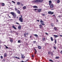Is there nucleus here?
<instances>
[{"label":"nucleus","mask_w":62,"mask_h":62,"mask_svg":"<svg viewBox=\"0 0 62 62\" xmlns=\"http://www.w3.org/2000/svg\"><path fill=\"white\" fill-rule=\"evenodd\" d=\"M61 54H62V50L61 51Z\"/></svg>","instance_id":"nucleus-56"},{"label":"nucleus","mask_w":62,"mask_h":62,"mask_svg":"<svg viewBox=\"0 0 62 62\" xmlns=\"http://www.w3.org/2000/svg\"><path fill=\"white\" fill-rule=\"evenodd\" d=\"M45 33L46 35H48V34L47 33Z\"/></svg>","instance_id":"nucleus-48"},{"label":"nucleus","mask_w":62,"mask_h":62,"mask_svg":"<svg viewBox=\"0 0 62 62\" xmlns=\"http://www.w3.org/2000/svg\"><path fill=\"white\" fill-rule=\"evenodd\" d=\"M35 3H37L38 2H39V0H36L34 1Z\"/></svg>","instance_id":"nucleus-8"},{"label":"nucleus","mask_w":62,"mask_h":62,"mask_svg":"<svg viewBox=\"0 0 62 62\" xmlns=\"http://www.w3.org/2000/svg\"><path fill=\"white\" fill-rule=\"evenodd\" d=\"M49 5H50L51 3H52V1L50 0L49 1Z\"/></svg>","instance_id":"nucleus-17"},{"label":"nucleus","mask_w":62,"mask_h":62,"mask_svg":"<svg viewBox=\"0 0 62 62\" xmlns=\"http://www.w3.org/2000/svg\"><path fill=\"white\" fill-rule=\"evenodd\" d=\"M15 57V58H17V59H20V58L19 57Z\"/></svg>","instance_id":"nucleus-26"},{"label":"nucleus","mask_w":62,"mask_h":62,"mask_svg":"<svg viewBox=\"0 0 62 62\" xmlns=\"http://www.w3.org/2000/svg\"><path fill=\"white\" fill-rule=\"evenodd\" d=\"M23 9H25L26 8V6H24V7H23Z\"/></svg>","instance_id":"nucleus-22"},{"label":"nucleus","mask_w":62,"mask_h":62,"mask_svg":"<svg viewBox=\"0 0 62 62\" xmlns=\"http://www.w3.org/2000/svg\"><path fill=\"white\" fill-rule=\"evenodd\" d=\"M43 1V0H39V2H42V1Z\"/></svg>","instance_id":"nucleus-27"},{"label":"nucleus","mask_w":62,"mask_h":62,"mask_svg":"<svg viewBox=\"0 0 62 62\" xmlns=\"http://www.w3.org/2000/svg\"><path fill=\"white\" fill-rule=\"evenodd\" d=\"M54 8H53L51 9V10H54Z\"/></svg>","instance_id":"nucleus-61"},{"label":"nucleus","mask_w":62,"mask_h":62,"mask_svg":"<svg viewBox=\"0 0 62 62\" xmlns=\"http://www.w3.org/2000/svg\"><path fill=\"white\" fill-rule=\"evenodd\" d=\"M41 9H38V12H41Z\"/></svg>","instance_id":"nucleus-16"},{"label":"nucleus","mask_w":62,"mask_h":62,"mask_svg":"<svg viewBox=\"0 0 62 62\" xmlns=\"http://www.w3.org/2000/svg\"><path fill=\"white\" fill-rule=\"evenodd\" d=\"M59 57H56L55 58V59H59Z\"/></svg>","instance_id":"nucleus-23"},{"label":"nucleus","mask_w":62,"mask_h":62,"mask_svg":"<svg viewBox=\"0 0 62 62\" xmlns=\"http://www.w3.org/2000/svg\"><path fill=\"white\" fill-rule=\"evenodd\" d=\"M36 41H33V44H35V43H36Z\"/></svg>","instance_id":"nucleus-36"},{"label":"nucleus","mask_w":62,"mask_h":62,"mask_svg":"<svg viewBox=\"0 0 62 62\" xmlns=\"http://www.w3.org/2000/svg\"><path fill=\"white\" fill-rule=\"evenodd\" d=\"M34 10H37V9H34Z\"/></svg>","instance_id":"nucleus-54"},{"label":"nucleus","mask_w":62,"mask_h":62,"mask_svg":"<svg viewBox=\"0 0 62 62\" xmlns=\"http://www.w3.org/2000/svg\"><path fill=\"white\" fill-rule=\"evenodd\" d=\"M51 53L50 52H48V54H50Z\"/></svg>","instance_id":"nucleus-53"},{"label":"nucleus","mask_w":62,"mask_h":62,"mask_svg":"<svg viewBox=\"0 0 62 62\" xmlns=\"http://www.w3.org/2000/svg\"><path fill=\"white\" fill-rule=\"evenodd\" d=\"M9 18H11V17L10 16H9Z\"/></svg>","instance_id":"nucleus-60"},{"label":"nucleus","mask_w":62,"mask_h":62,"mask_svg":"<svg viewBox=\"0 0 62 62\" xmlns=\"http://www.w3.org/2000/svg\"><path fill=\"white\" fill-rule=\"evenodd\" d=\"M42 16H45V14H42Z\"/></svg>","instance_id":"nucleus-50"},{"label":"nucleus","mask_w":62,"mask_h":62,"mask_svg":"<svg viewBox=\"0 0 62 62\" xmlns=\"http://www.w3.org/2000/svg\"><path fill=\"white\" fill-rule=\"evenodd\" d=\"M0 57H1V59L3 58V56H1Z\"/></svg>","instance_id":"nucleus-47"},{"label":"nucleus","mask_w":62,"mask_h":62,"mask_svg":"<svg viewBox=\"0 0 62 62\" xmlns=\"http://www.w3.org/2000/svg\"><path fill=\"white\" fill-rule=\"evenodd\" d=\"M49 61H51V62H54V61H52V59H50L49 60Z\"/></svg>","instance_id":"nucleus-30"},{"label":"nucleus","mask_w":62,"mask_h":62,"mask_svg":"<svg viewBox=\"0 0 62 62\" xmlns=\"http://www.w3.org/2000/svg\"><path fill=\"white\" fill-rule=\"evenodd\" d=\"M30 38H32V36H30Z\"/></svg>","instance_id":"nucleus-58"},{"label":"nucleus","mask_w":62,"mask_h":62,"mask_svg":"<svg viewBox=\"0 0 62 62\" xmlns=\"http://www.w3.org/2000/svg\"><path fill=\"white\" fill-rule=\"evenodd\" d=\"M5 47L6 49H8V47L7 46H6Z\"/></svg>","instance_id":"nucleus-42"},{"label":"nucleus","mask_w":62,"mask_h":62,"mask_svg":"<svg viewBox=\"0 0 62 62\" xmlns=\"http://www.w3.org/2000/svg\"><path fill=\"white\" fill-rule=\"evenodd\" d=\"M54 18H56V16H54Z\"/></svg>","instance_id":"nucleus-62"},{"label":"nucleus","mask_w":62,"mask_h":62,"mask_svg":"<svg viewBox=\"0 0 62 62\" xmlns=\"http://www.w3.org/2000/svg\"><path fill=\"white\" fill-rule=\"evenodd\" d=\"M21 57L22 58H25V56H22Z\"/></svg>","instance_id":"nucleus-31"},{"label":"nucleus","mask_w":62,"mask_h":62,"mask_svg":"<svg viewBox=\"0 0 62 62\" xmlns=\"http://www.w3.org/2000/svg\"><path fill=\"white\" fill-rule=\"evenodd\" d=\"M34 50H35V51L36 52V53H37V50H36V49L34 48Z\"/></svg>","instance_id":"nucleus-43"},{"label":"nucleus","mask_w":62,"mask_h":62,"mask_svg":"<svg viewBox=\"0 0 62 62\" xmlns=\"http://www.w3.org/2000/svg\"><path fill=\"white\" fill-rule=\"evenodd\" d=\"M2 6H4V5H5V4L4 3H2Z\"/></svg>","instance_id":"nucleus-35"},{"label":"nucleus","mask_w":62,"mask_h":62,"mask_svg":"<svg viewBox=\"0 0 62 62\" xmlns=\"http://www.w3.org/2000/svg\"><path fill=\"white\" fill-rule=\"evenodd\" d=\"M51 55L52 56V55H53V53L52 52H51Z\"/></svg>","instance_id":"nucleus-37"},{"label":"nucleus","mask_w":62,"mask_h":62,"mask_svg":"<svg viewBox=\"0 0 62 62\" xmlns=\"http://www.w3.org/2000/svg\"><path fill=\"white\" fill-rule=\"evenodd\" d=\"M12 2L14 4H15V2L13 1H12Z\"/></svg>","instance_id":"nucleus-45"},{"label":"nucleus","mask_w":62,"mask_h":62,"mask_svg":"<svg viewBox=\"0 0 62 62\" xmlns=\"http://www.w3.org/2000/svg\"><path fill=\"white\" fill-rule=\"evenodd\" d=\"M20 4H21V3H20V2H17V5H20Z\"/></svg>","instance_id":"nucleus-25"},{"label":"nucleus","mask_w":62,"mask_h":62,"mask_svg":"<svg viewBox=\"0 0 62 62\" xmlns=\"http://www.w3.org/2000/svg\"><path fill=\"white\" fill-rule=\"evenodd\" d=\"M40 22L41 23H44V22L42 21V20H40Z\"/></svg>","instance_id":"nucleus-20"},{"label":"nucleus","mask_w":62,"mask_h":62,"mask_svg":"<svg viewBox=\"0 0 62 62\" xmlns=\"http://www.w3.org/2000/svg\"><path fill=\"white\" fill-rule=\"evenodd\" d=\"M54 48L55 49V50H56V47H55L54 46Z\"/></svg>","instance_id":"nucleus-38"},{"label":"nucleus","mask_w":62,"mask_h":62,"mask_svg":"<svg viewBox=\"0 0 62 62\" xmlns=\"http://www.w3.org/2000/svg\"><path fill=\"white\" fill-rule=\"evenodd\" d=\"M40 24H42L43 25H45V24L43 23H40Z\"/></svg>","instance_id":"nucleus-33"},{"label":"nucleus","mask_w":62,"mask_h":62,"mask_svg":"<svg viewBox=\"0 0 62 62\" xmlns=\"http://www.w3.org/2000/svg\"><path fill=\"white\" fill-rule=\"evenodd\" d=\"M21 56H24V55L21 54Z\"/></svg>","instance_id":"nucleus-51"},{"label":"nucleus","mask_w":62,"mask_h":62,"mask_svg":"<svg viewBox=\"0 0 62 62\" xmlns=\"http://www.w3.org/2000/svg\"><path fill=\"white\" fill-rule=\"evenodd\" d=\"M42 25L40 24L39 25V28H41L42 27Z\"/></svg>","instance_id":"nucleus-29"},{"label":"nucleus","mask_w":62,"mask_h":62,"mask_svg":"<svg viewBox=\"0 0 62 62\" xmlns=\"http://www.w3.org/2000/svg\"><path fill=\"white\" fill-rule=\"evenodd\" d=\"M54 37L55 38H56L57 37H58V36L55 35H54Z\"/></svg>","instance_id":"nucleus-12"},{"label":"nucleus","mask_w":62,"mask_h":62,"mask_svg":"<svg viewBox=\"0 0 62 62\" xmlns=\"http://www.w3.org/2000/svg\"><path fill=\"white\" fill-rule=\"evenodd\" d=\"M22 62H24V61H21Z\"/></svg>","instance_id":"nucleus-64"},{"label":"nucleus","mask_w":62,"mask_h":62,"mask_svg":"<svg viewBox=\"0 0 62 62\" xmlns=\"http://www.w3.org/2000/svg\"><path fill=\"white\" fill-rule=\"evenodd\" d=\"M13 20V19H9V20H11H11Z\"/></svg>","instance_id":"nucleus-63"},{"label":"nucleus","mask_w":62,"mask_h":62,"mask_svg":"<svg viewBox=\"0 0 62 62\" xmlns=\"http://www.w3.org/2000/svg\"><path fill=\"white\" fill-rule=\"evenodd\" d=\"M21 26L19 25V26L18 27V29H19V30H21Z\"/></svg>","instance_id":"nucleus-9"},{"label":"nucleus","mask_w":62,"mask_h":62,"mask_svg":"<svg viewBox=\"0 0 62 62\" xmlns=\"http://www.w3.org/2000/svg\"><path fill=\"white\" fill-rule=\"evenodd\" d=\"M16 12L18 13V14H21V11H19V10H18L16 11Z\"/></svg>","instance_id":"nucleus-5"},{"label":"nucleus","mask_w":62,"mask_h":62,"mask_svg":"<svg viewBox=\"0 0 62 62\" xmlns=\"http://www.w3.org/2000/svg\"><path fill=\"white\" fill-rule=\"evenodd\" d=\"M33 8H37L38 7L36 6H33Z\"/></svg>","instance_id":"nucleus-24"},{"label":"nucleus","mask_w":62,"mask_h":62,"mask_svg":"<svg viewBox=\"0 0 62 62\" xmlns=\"http://www.w3.org/2000/svg\"><path fill=\"white\" fill-rule=\"evenodd\" d=\"M18 43H21V40H19L18 41Z\"/></svg>","instance_id":"nucleus-32"},{"label":"nucleus","mask_w":62,"mask_h":62,"mask_svg":"<svg viewBox=\"0 0 62 62\" xmlns=\"http://www.w3.org/2000/svg\"><path fill=\"white\" fill-rule=\"evenodd\" d=\"M45 37H43L42 38V41H45Z\"/></svg>","instance_id":"nucleus-7"},{"label":"nucleus","mask_w":62,"mask_h":62,"mask_svg":"<svg viewBox=\"0 0 62 62\" xmlns=\"http://www.w3.org/2000/svg\"><path fill=\"white\" fill-rule=\"evenodd\" d=\"M20 4H21V6H23V4H22V3H20Z\"/></svg>","instance_id":"nucleus-34"},{"label":"nucleus","mask_w":62,"mask_h":62,"mask_svg":"<svg viewBox=\"0 0 62 62\" xmlns=\"http://www.w3.org/2000/svg\"><path fill=\"white\" fill-rule=\"evenodd\" d=\"M51 27H54L55 25H54V24L53 23H51Z\"/></svg>","instance_id":"nucleus-6"},{"label":"nucleus","mask_w":62,"mask_h":62,"mask_svg":"<svg viewBox=\"0 0 62 62\" xmlns=\"http://www.w3.org/2000/svg\"><path fill=\"white\" fill-rule=\"evenodd\" d=\"M31 56L32 57H34V56L33 55H32Z\"/></svg>","instance_id":"nucleus-52"},{"label":"nucleus","mask_w":62,"mask_h":62,"mask_svg":"<svg viewBox=\"0 0 62 62\" xmlns=\"http://www.w3.org/2000/svg\"><path fill=\"white\" fill-rule=\"evenodd\" d=\"M26 35H28V33H26Z\"/></svg>","instance_id":"nucleus-57"},{"label":"nucleus","mask_w":62,"mask_h":62,"mask_svg":"<svg viewBox=\"0 0 62 62\" xmlns=\"http://www.w3.org/2000/svg\"><path fill=\"white\" fill-rule=\"evenodd\" d=\"M58 17H59V18H60V19H61V17H60V16H58Z\"/></svg>","instance_id":"nucleus-44"},{"label":"nucleus","mask_w":62,"mask_h":62,"mask_svg":"<svg viewBox=\"0 0 62 62\" xmlns=\"http://www.w3.org/2000/svg\"><path fill=\"white\" fill-rule=\"evenodd\" d=\"M7 53H5L4 54V57H7Z\"/></svg>","instance_id":"nucleus-10"},{"label":"nucleus","mask_w":62,"mask_h":62,"mask_svg":"<svg viewBox=\"0 0 62 62\" xmlns=\"http://www.w3.org/2000/svg\"><path fill=\"white\" fill-rule=\"evenodd\" d=\"M24 35L25 37H26V33L24 34Z\"/></svg>","instance_id":"nucleus-41"},{"label":"nucleus","mask_w":62,"mask_h":62,"mask_svg":"<svg viewBox=\"0 0 62 62\" xmlns=\"http://www.w3.org/2000/svg\"><path fill=\"white\" fill-rule=\"evenodd\" d=\"M54 42L55 43H56V39L55 40Z\"/></svg>","instance_id":"nucleus-40"},{"label":"nucleus","mask_w":62,"mask_h":62,"mask_svg":"<svg viewBox=\"0 0 62 62\" xmlns=\"http://www.w3.org/2000/svg\"><path fill=\"white\" fill-rule=\"evenodd\" d=\"M10 13L13 15L14 18H16V13H14V12H11Z\"/></svg>","instance_id":"nucleus-1"},{"label":"nucleus","mask_w":62,"mask_h":62,"mask_svg":"<svg viewBox=\"0 0 62 62\" xmlns=\"http://www.w3.org/2000/svg\"><path fill=\"white\" fill-rule=\"evenodd\" d=\"M19 21H20L21 22H23V19L21 18V17H19Z\"/></svg>","instance_id":"nucleus-4"},{"label":"nucleus","mask_w":62,"mask_h":62,"mask_svg":"<svg viewBox=\"0 0 62 62\" xmlns=\"http://www.w3.org/2000/svg\"><path fill=\"white\" fill-rule=\"evenodd\" d=\"M10 40L11 42H13V39H10Z\"/></svg>","instance_id":"nucleus-21"},{"label":"nucleus","mask_w":62,"mask_h":62,"mask_svg":"<svg viewBox=\"0 0 62 62\" xmlns=\"http://www.w3.org/2000/svg\"><path fill=\"white\" fill-rule=\"evenodd\" d=\"M49 5H50V8H53L54 7V5L53 4H51Z\"/></svg>","instance_id":"nucleus-3"},{"label":"nucleus","mask_w":62,"mask_h":62,"mask_svg":"<svg viewBox=\"0 0 62 62\" xmlns=\"http://www.w3.org/2000/svg\"><path fill=\"white\" fill-rule=\"evenodd\" d=\"M48 14H51V15H52V14H53L54 13V12H52L51 11L48 12Z\"/></svg>","instance_id":"nucleus-2"},{"label":"nucleus","mask_w":62,"mask_h":62,"mask_svg":"<svg viewBox=\"0 0 62 62\" xmlns=\"http://www.w3.org/2000/svg\"><path fill=\"white\" fill-rule=\"evenodd\" d=\"M56 20L57 22H58V20L57 19H56Z\"/></svg>","instance_id":"nucleus-55"},{"label":"nucleus","mask_w":62,"mask_h":62,"mask_svg":"<svg viewBox=\"0 0 62 62\" xmlns=\"http://www.w3.org/2000/svg\"><path fill=\"white\" fill-rule=\"evenodd\" d=\"M12 27L13 28H14L16 30L17 29V28H16L15 27V26L13 25L12 26Z\"/></svg>","instance_id":"nucleus-11"},{"label":"nucleus","mask_w":62,"mask_h":62,"mask_svg":"<svg viewBox=\"0 0 62 62\" xmlns=\"http://www.w3.org/2000/svg\"><path fill=\"white\" fill-rule=\"evenodd\" d=\"M15 10L16 11H17L18 10V9L17 8H15Z\"/></svg>","instance_id":"nucleus-28"},{"label":"nucleus","mask_w":62,"mask_h":62,"mask_svg":"<svg viewBox=\"0 0 62 62\" xmlns=\"http://www.w3.org/2000/svg\"><path fill=\"white\" fill-rule=\"evenodd\" d=\"M60 1L59 0H58L57 1V3H60Z\"/></svg>","instance_id":"nucleus-19"},{"label":"nucleus","mask_w":62,"mask_h":62,"mask_svg":"<svg viewBox=\"0 0 62 62\" xmlns=\"http://www.w3.org/2000/svg\"><path fill=\"white\" fill-rule=\"evenodd\" d=\"M38 48L39 49H41V46H39Z\"/></svg>","instance_id":"nucleus-14"},{"label":"nucleus","mask_w":62,"mask_h":62,"mask_svg":"<svg viewBox=\"0 0 62 62\" xmlns=\"http://www.w3.org/2000/svg\"><path fill=\"white\" fill-rule=\"evenodd\" d=\"M51 39V41H54V39H53V37H51L50 38Z\"/></svg>","instance_id":"nucleus-13"},{"label":"nucleus","mask_w":62,"mask_h":62,"mask_svg":"<svg viewBox=\"0 0 62 62\" xmlns=\"http://www.w3.org/2000/svg\"><path fill=\"white\" fill-rule=\"evenodd\" d=\"M21 17H20L19 18H22V17H23V16H22L21 15Z\"/></svg>","instance_id":"nucleus-49"},{"label":"nucleus","mask_w":62,"mask_h":62,"mask_svg":"<svg viewBox=\"0 0 62 62\" xmlns=\"http://www.w3.org/2000/svg\"><path fill=\"white\" fill-rule=\"evenodd\" d=\"M28 60H29V59H28L27 60H26V61H25V62H27V61H28Z\"/></svg>","instance_id":"nucleus-46"},{"label":"nucleus","mask_w":62,"mask_h":62,"mask_svg":"<svg viewBox=\"0 0 62 62\" xmlns=\"http://www.w3.org/2000/svg\"><path fill=\"white\" fill-rule=\"evenodd\" d=\"M16 23L17 24H20L18 22H16Z\"/></svg>","instance_id":"nucleus-39"},{"label":"nucleus","mask_w":62,"mask_h":62,"mask_svg":"<svg viewBox=\"0 0 62 62\" xmlns=\"http://www.w3.org/2000/svg\"><path fill=\"white\" fill-rule=\"evenodd\" d=\"M34 36H35L36 37H37V38H38V35L37 34H34Z\"/></svg>","instance_id":"nucleus-15"},{"label":"nucleus","mask_w":62,"mask_h":62,"mask_svg":"<svg viewBox=\"0 0 62 62\" xmlns=\"http://www.w3.org/2000/svg\"><path fill=\"white\" fill-rule=\"evenodd\" d=\"M37 22H39V20H37Z\"/></svg>","instance_id":"nucleus-59"},{"label":"nucleus","mask_w":62,"mask_h":62,"mask_svg":"<svg viewBox=\"0 0 62 62\" xmlns=\"http://www.w3.org/2000/svg\"><path fill=\"white\" fill-rule=\"evenodd\" d=\"M57 28L56 27H54V29L55 30V31H56L57 30Z\"/></svg>","instance_id":"nucleus-18"}]
</instances>
